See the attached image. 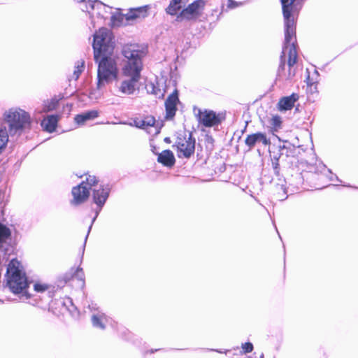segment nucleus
<instances>
[{"instance_id":"nucleus-1","label":"nucleus","mask_w":358,"mask_h":358,"mask_svg":"<svg viewBox=\"0 0 358 358\" xmlns=\"http://www.w3.org/2000/svg\"><path fill=\"white\" fill-rule=\"evenodd\" d=\"M92 48L94 59L98 64L96 89L100 90L118 76L117 62L112 57L115 48L112 32L107 28H99L93 34Z\"/></svg>"},{"instance_id":"nucleus-2","label":"nucleus","mask_w":358,"mask_h":358,"mask_svg":"<svg viewBox=\"0 0 358 358\" xmlns=\"http://www.w3.org/2000/svg\"><path fill=\"white\" fill-rule=\"evenodd\" d=\"M122 55L124 64L122 69L123 76L128 77L121 82L120 92L126 95L133 94L138 88L143 69V58L145 55L143 50L138 48L136 44L125 45L122 47Z\"/></svg>"},{"instance_id":"nucleus-3","label":"nucleus","mask_w":358,"mask_h":358,"mask_svg":"<svg viewBox=\"0 0 358 358\" xmlns=\"http://www.w3.org/2000/svg\"><path fill=\"white\" fill-rule=\"evenodd\" d=\"M297 19L295 20L294 33L287 35L285 22H284L285 41L282 45V54L280 57V64L277 70L275 82L283 84L291 83L296 75L294 64L297 62V43L296 38V28Z\"/></svg>"},{"instance_id":"nucleus-4","label":"nucleus","mask_w":358,"mask_h":358,"mask_svg":"<svg viewBox=\"0 0 358 358\" xmlns=\"http://www.w3.org/2000/svg\"><path fill=\"white\" fill-rule=\"evenodd\" d=\"M5 278L6 284L3 289H8L15 295H18L21 299H30L31 294L27 292L30 281L22 263L17 258H13L9 262Z\"/></svg>"},{"instance_id":"nucleus-5","label":"nucleus","mask_w":358,"mask_h":358,"mask_svg":"<svg viewBox=\"0 0 358 358\" xmlns=\"http://www.w3.org/2000/svg\"><path fill=\"white\" fill-rule=\"evenodd\" d=\"M85 176H86V184L90 187V190L92 191V203L95 205V207L92 208L94 215L92 219L91 224L88 227L87 233L85 238L84 248L92 228V225L108 199L113 187V185L109 182L104 183L101 182L99 183V178L94 175L86 173Z\"/></svg>"},{"instance_id":"nucleus-6","label":"nucleus","mask_w":358,"mask_h":358,"mask_svg":"<svg viewBox=\"0 0 358 358\" xmlns=\"http://www.w3.org/2000/svg\"><path fill=\"white\" fill-rule=\"evenodd\" d=\"M4 122L11 138L19 137L31 128V119L28 112L22 109L11 108L3 114Z\"/></svg>"},{"instance_id":"nucleus-7","label":"nucleus","mask_w":358,"mask_h":358,"mask_svg":"<svg viewBox=\"0 0 358 358\" xmlns=\"http://www.w3.org/2000/svg\"><path fill=\"white\" fill-rule=\"evenodd\" d=\"M306 0H280L285 22L287 35L294 33L295 20L298 19Z\"/></svg>"},{"instance_id":"nucleus-8","label":"nucleus","mask_w":358,"mask_h":358,"mask_svg":"<svg viewBox=\"0 0 358 358\" xmlns=\"http://www.w3.org/2000/svg\"><path fill=\"white\" fill-rule=\"evenodd\" d=\"M198 113L196 114V117L199 124L204 126L205 127H216L225 120L226 113L225 112H221L217 113L214 110L205 109L202 110L198 108Z\"/></svg>"},{"instance_id":"nucleus-9","label":"nucleus","mask_w":358,"mask_h":358,"mask_svg":"<svg viewBox=\"0 0 358 358\" xmlns=\"http://www.w3.org/2000/svg\"><path fill=\"white\" fill-rule=\"evenodd\" d=\"M273 174L276 178L275 191L276 197L279 201H285L288 197V188L286 186L287 181L284 176L280 173V167L279 162H277V159L275 162H271Z\"/></svg>"},{"instance_id":"nucleus-10","label":"nucleus","mask_w":358,"mask_h":358,"mask_svg":"<svg viewBox=\"0 0 358 358\" xmlns=\"http://www.w3.org/2000/svg\"><path fill=\"white\" fill-rule=\"evenodd\" d=\"M73 199L70 201L71 206H78L87 201L90 196V188L86 184V179L71 189Z\"/></svg>"},{"instance_id":"nucleus-11","label":"nucleus","mask_w":358,"mask_h":358,"mask_svg":"<svg viewBox=\"0 0 358 358\" xmlns=\"http://www.w3.org/2000/svg\"><path fill=\"white\" fill-rule=\"evenodd\" d=\"M196 139L192 132L189 133L187 139L183 142L181 138H178L176 146L178 149V157L189 159L195 151Z\"/></svg>"},{"instance_id":"nucleus-12","label":"nucleus","mask_w":358,"mask_h":358,"mask_svg":"<svg viewBox=\"0 0 358 358\" xmlns=\"http://www.w3.org/2000/svg\"><path fill=\"white\" fill-rule=\"evenodd\" d=\"M180 103L179 99V92L177 89L168 96L165 101V118L168 120H173L178 110V104Z\"/></svg>"},{"instance_id":"nucleus-13","label":"nucleus","mask_w":358,"mask_h":358,"mask_svg":"<svg viewBox=\"0 0 358 358\" xmlns=\"http://www.w3.org/2000/svg\"><path fill=\"white\" fill-rule=\"evenodd\" d=\"M203 0H196L183 8L178 15H177L176 21L182 22L183 20H191L196 15L200 7L203 5Z\"/></svg>"},{"instance_id":"nucleus-14","label":"nucleus","mask_w":358,"mask_h":358,"mask_svg":"<svg viewBox=\"0 0 358 358\" xmlns=\"http://www.w3.org/2000/svg\"><path fill=\"white\" fill-rule=\"evenodd\" d=\"M245 143L248 147V149L251 150L259 143H262L265 146L270 145L271 141L265 133L259 131L248 135L245 139Z\"/></svg>"},{"instance_id":"nucleus-15","label":"nucleus","mask_w":358,"mask_h":358,"mask_svg":"<svg viewBox=\"0 0 358 358\" xmlns=\"http://www.w3.org/2000/svg\"><path fill=\"white\" fill-rule=\"evenodd\" d=\"M111 319L101 311L94 312L91 315V322L95 329L104 330Z\"/></svg>"},{"instance_id":"nucleus-16","label":"nucleus","mask_w":358,"mask_h":358,"mask_svg":"<svg viewBox=\"0 0 358 358\" xmlns=\"http://www.w3.org/2000/svg\"><path fill=\"white\" fill-rule=\"evenodd\" d=\"M135 126L138 128L146 129L148 127H155V135H158L161 129L163 126V124H156L155 118L153 116H146L143 120H134Z\"/></svg>"},{"instance_id":"nucleus-17","label":"nucleus","mask_w":358,"mask_h":358,"mask_svg":"<svg viewBox=\"0 0 358 358\" xmlns=\"http://www.w3.org/2000/svg\"><path fill=\"white\" fill-rule=\"evenodd\" d=\"M299 96L296 93H292L289 96L282 97L278 103V109L280 111H287L291 110L294 106V103L299 100Z\"/></svg>"},{"instance_id":"nucleus-18","label":"nucleus","mask_w":358,"mask_h":358,"mask_svg":"<svg viewBox=\"0 0 358 358\" xmlns=\"http://www.w3.org/2000/svg\"><path fill=\"white\" fill-rule=\"evenodd\" d=\"M148 6L131 8L129 12L125 14V20L127 21H131L138 18H144L148 15Z\"/></svg>"},{"instance_id":"nucleus-19","label":"nucleus","mask_w":358,"mask_h":358,"mask_svg":"<svg viewBox=\"0 0 358 358\" xmlns=\"http://www.w3.org/2000/svg\"><path fill=\"white\" fill-rule=\"evenodd\" d=\"M157 162L166 167H172L176 163L175 156L170 150H165L157 154Z\"/></svg>"},{"instance_id":"nucleus-20","label":"nucleus","mask_w":358,"mask_h":358,"mask_svg":"<svg viewBox=\"0 0 358 358\" xmlns=\"http://www.w3.org/2000/svg\"><path fill=\"white\" fill-rule=\"evenodd\" d=\"M59 119V117L57 115H48L42 120L41 125L44 131L52 133L56 130Z\"/></svg>"},{"instance_id":"nucleus-21","label":"nucleus","mask_w":358,"mask_h":358,"mask_svg":"<svg viewBox=\"0 0 358 358\" xmlns=\"http://www.w3.org/2000/svg\"><path fill=\"white\" fill-rule=\"evenodd\" d=\"M99 116V111L96 110H87L78 114L74 117V121L78 125H83L87 121L94 120Z\"/></svg>"},{"instance_id":"nucleus-22","label":"nucleus","mask_w":358,"mask_h":358,"mask_svg":"<svg viewBox=\"0 0 358 358\" xmlns=\"http://www.w3.org/2000/svg\"><path fill=\"white\" fill-rule=\"evenodd\" d=\"M34 289L38 293H44L45 292H47L48 303L52 301V299L55 296V293L56 292V288L55 286L41 282L34 283Z\"/></svg>"},{"instance_id":"nucleus-23","label":"nucleus","mask_w":358,"mask_h":358,"mask_svg":"<svg viewBox=\"0 0 358 358\" xmlns=\"http://www.w3.org/2000/svg\"><path fill=\"white\" fill-rule=\"evenodd\" d=\"M277 148L278 151L284 152L286 157H294L296 155V147L288 141H283Z\"/></svg>"},{"instance_id":"nucleus-24","label":"nucleus","mask_w":358,"mask_h":358,"mask_svg":"<svg viewBox=\"0 0 358 358\" xmlns=\"http://www.w3.org/2000/svg\"><path fill=\"white\" fill-rule=\"evenodd\" d=\"M84 3H85V8L86 9V11L88 12L89 14H90V17H92V18L93 17L94 13H92L91 14L90 11L88 10L89 8H90L91 10H92L93 11H96L95 14L96 15V16L101 19L107 18V16L106 15V14L111 13L110 10H111L112 8L104 4L103 3H102L106 6V8H92L87 1Z\"/></svg>"},{"instance_id":"nucleus-25","label":"nucleus","mask_w":358,"mask_h":358,"mask_svg":"<svg viewBox=\"0 0 358 358\" xmlns=\"http://www.w3.org/2000/svg\"><path fill=\"white\" fill-rule=\"evenodd\" d=\"M118 334L121 338L131 342L134 345H138L141 342V340L138 337L124 327L120 328L118 330Z\"/></svg>"},{"instance_id":"nucleus-26","label":"nucleus","mask_w":358,"mask_h":358,"mask_svg":"<svg viewBox=\"0 0 358 358\" xmlns=\"http://www.w3.org/2000/svg\"><path fill=\"white\" fill-rule=\"evenodd\" d=\"M289 186L293 187L292 192H294V189L298 190L301 187H302L304 179L302 173L296 171L295 173L292 174L291 178L289 179ZM288 189L289 187H287Z\"/></svg>"},{"instance_id":"nucleus-27","label":"nucleus","mask_w":358,"mask_h":358,"mask_svg":"<svg viewBox=\"0 0 358 358\" xmlns=\"http://www.w3.org/2000/svg\"><path fill=\"white\" fill-rule=\"evenodd\" d=\"M9 134L5 124H0V155L5 150L9 138Z\"/></svg>"},{"instance_id":"nucleus-28","label":"nucleus","mask_w":358,"mask_h":358,"mask_svg":"<svg viewBox=\"0 0 358 358\" xmlns=\"http://www.w3.org/2000/svg\"><path fill=\"white\" fill-rule=\"evenodd\" d=\"M182 0H171L169 6L166 8V12L170 15H176L177 13L181 10V3Z\"/></svg>"},{"instance_id":"nucleus-29","label":"nucleus","mask_w":358,"mask_h":358,"mask_svg":"<svg viewBox=\"0 0 358 358\" xmlns=\"http://www.w3.org/2000/svg\"><path fill=\"white\" fill-rule=\"evenodd\" d=\"M110 26L112 27H120L124 24L125 20V14L120 13H110Z\"/></svg>"},{"instance_id":"nucleus-30","label":"nucleus","mask_w":358,"mask_h":358,"mask_svg":"<svg viewBox=\"0 0 358 358\" xmlns=\"http://www.w3.org/2000/svg\"><path fill=\"white\" fill-rule=\"evenodd\" d=\"M147 90L149 93L154 94L158 99H164L165 90L162 92L161 89L158 86V83L156 84L151 83L147 85Z\"/></svg>"},{"instance_id":"nucleus-31","label":"nucleus","mask_w":358,"mask_h":358,"mask_svg":"<svg viewBox=\"0 0 358 358\" xmlns=\"http://www.w3.org/2000/svg\"><path fill=\"white\" fill-rule=\"evenodd\" d=\"M73 278H76L81 282L82 286L85 285V273L81 267L78 266L73 272Z\"/></svg>"},{"instance_id":"nucleus-32","label":"nucleus","mask_w":358,"mask_h":358,"mask_svg":"<svg viewBox=\"0 0 358 358\" xmlns=\"http://www.w3.org/2000/svg\"><path fill=\"white\" fill-rule=\"evenodd\" d=\"M270 124L274 128L275 130L281 128L282 126V118L280 116L276 115H273L269 121Z\"/></svg>"},{"instance_id":"nucleus-33","label":"nucleus","mask_w":358,"mask_h":358,"mask_svg":"<svg viewBox=\"0 0 358 358\" xmlns=\"http://www.w3.org/2000/svg\"><path fill=\"white\" fill-rule=\"evenodd\" d=\"M79 3H85L87 0H77ZM87 2L90 3V6L92 8H106V6L102 3L101 1L99 0H87Z\"/></svg>"},{"instance_id":"nucleus-34","label":"nucleus","mask_w":358,"mask_h":358,"mask_svg":"<svg viewBox=\"0 0 358 358\" xmlns=\"http://www.w3.org/2000/svg\"><path fill=\"white\" fill-rule=\"evenodd\" d=\"M58 106V101L55 99H51L50 101H48L46 104L44 106V111L49 112L54 110L56 109L57 106Z\"/></svg>"},{"instance_id":"nucleus-35","label":"nucleus","mask_w":358,"mask_h":358,"mask_svg":"<svg viewBox=\"0 0 358 358\" xmlns=\"http://www.w3.org/2000/svg\"><path fill=\"white\" fill-rule=\"evenodd\" d=\"M306 83H307V85L308 87L310 88V92H313V90H312V87H314V90H317V80H314L313 78H311L310 77V75L308 74L307 78H306Z\"/></svg>"},{"instance_id":"nucleus-36","label":"nucleus","mask_w":358,"mask_h":358,"mask_svg":"<svg viewBox=\"0 0 358 358\" xmlns=\"http://www.w3.org/2000/svg\"><path fill=\"white\" fill-rule=\"evenodd\" d=\"M241 348L243 350V353L247 354L253 350L254 346L251 342H246L245 343H242Z\"/></svg>"},{"instance_id":"nucleus-37","label":"nucleus","mask_w":358,"mask_h":358,"mask_svg":"<svg viewBox=\"0 0 358 358\" xmlns=\"http://www.w3.org/2000/svg\"><path fill=\"white\" fill-rule=\"evenodd\" d=\"M84 68V62H82L81 65H78L73 73V77L76 80L78 79Z\"/></svg>"},{"instance_id":"nucleus-38","label":"nucleus","mask_w":358,"mask_h":358,"mask_svg":"<svg viewBox=\"0 0 358 358\" xmlns=\"http://www.w3.org/2000/svg\"><path fill=\"white\" fill-rule=\"evenodd\" d=\"M63 304L71 313H72L74 310H77L76 307L73 305L72 300L70 298L67 299L66 302L64 301Z\"/></svg>"},{"instance_id":"nucleus-39","label":"nucleus","mask_w":358,"mask_h":358,"mask_svg":"<svg viewBox=\"0 0 358 358\" xmlns=\"http://www.w3.org/2000/svg\"><path fill=\"white\" fill-rule=\"evenodd\" d=\"M240 5H243V3L237 2L234 0H229L227 6L229 8L233 9L238 7Z\"/></svg>"},{"instance_id":"nucleus-40","label":"nucleus","mask_w":358,"mask_h":358,"mask_svg":"<svg viewBox=\"0 0 358 358\" xmlns=\"http://www.w3.org/2000/svg\"><path fill=\"white\" fill-rule=\"evenodd\" d=\"M71 279H73V273H66L63 276V280L64 281V283H67L69 282Z\"/></svg>"},{"instance_id":"nucleus-41","label":"nucleus","mask_w":358,"mask_h":358,"mask_svg":"<svg viewBox=\"0 0 358 358\" xmlns=\"http://www.w3.org/2000/svg\"><path fill=\"white\" fill-rule=\"evenodd\" d=\"M282 155H284V152L278 151V153L274 154L271 157V162H275V159H277V162H279V159Z\"/></svg>"},{"instance_id":"nucleus-42","label":"nucleus","mask_w":358,"mask_h":358,"mask_svg":"<svg viewBox=\"0 0 358 358\" xmlns=\"http://www.w3.org/2000/svg\"><path fill=\"white\" fill-rule=\"evenodd\" d=\"M328 172L330 173V176H329V180L331 181H334V180H336L338 182H341V180L338 178V177L336 175V174H334L330 169H328L327 170Z\"/></svg>"},{"instance_id":"nucleus-43","label":"nucleus","mask_w":358,"mask_h":358,"mask_svg":"<svg viewBox=\"0 0 358 358\" xmlns=\"http://www.w3.org/2000/svg\"><path fill=\"white\" fill-rule=\"evenodd\" d=\"M150 146H151V151H152L155 155H157V154H159V153L157 151V146H155V145H151Z\"/></svg>"},{"instance_id":"nucleus-44","label":"nucleus","mask_w":358,"mask_h":358,"mask_svg":"<svg viewBox=\"0 0 358 358\" xmlns=\"http://www.w3.org/2000/svg\"><path fill=\"white\" fill-rule=\"evenodd\" d=\"M96 304L92 303L91 305H89V308L92 310H94V312L99 311L98 308L96 307Z\"/></svg>"},{"instance_id":"nucleus-45","label":"nucleus","mask_w":358,"mask_h":358,"mask_svg":"<svg viewBox=\"0 0 358 358\" xmlns=\"http://www.w3.org/2000/svg\"><path fill=\"white\" fill-rule=\"evenodd\" d=\"M161 350H164V349H162V348L151 349L150 351L146 352V353L150 352V354H152L155 352H158V351H161Z\"/></svg>"},{"instance_id":"nucleus-46","label":"nucleus","mask_w":358,"mask_h":358,"mask_svg":"<svg viewBox=\"0 0 358 358\" xmlns=\"http://www.w3.org/2000/svg\"><path fill=\"white\" fill-rule=\"evenodd\" d=\"M164 141L166 143H171L170 137H165L164 139Z\"/></svg>"},{"instance_id":"nucleus-47","label":"nucleus","mask_w":358,"mask_h":358,"mask_svg":"<svg viewBox=\"0 0 358 358\" xmlns=\"http://www.w3.org/2000/svg\"><path fill=\"white\" fill-rule=\"evenodd\" d=\"M343 186L348 187H351V188H353V189H358V187L352 186V185H343Z\"/></svg>"},{"instance_id":"nucleus-48","label":"nucleus","mask_w":358,"mask_h":358,"mask_svg":"<svg viewBox=\"0 0 358 358\" xmlns=\"http://www.w3.org/2000/svg\"><path fill=\"white\" fill-rule=\"evenodd\" d=\"M4 195L3 193L0 192V204L1 203L3 199Z\"/></svg>"},{"instance_id":"nucleus-49","label":"nucleus","mask_w":358,"mask_h":358,"mask_svg":"<svg viewBox=\"0 0 358 358\" xmlns=\"http://www.w3.org/2000/svg\"><path fill=\"white\" fill-rule=\"evenodd\" d=\"M208 350H210V351H215V352H217L219 353H222V351L220 350H214V349H208Z\"/></svg>"},{"instance_id":"nucleus-50","label":"nucleus","mask_w":358,"mask_h":358,"mask_svg":"<svg viewBox=\"0 0 358 358\" xmlns=\"http://www.w3.org/2000/svg\"><path fill=\"white\" fill-rule=\"evenodd\" d=\"M207 141H208V142H211L212 143L213 141V138L212 137H208V140Z\"/></svg>"},{"instance_id":"nucleus-51","label":"nucleus","mask_w":358,"mask_h":358,"mask_svg":"<svg viewBox=\"0 0 358 358\" xmlns=\"http://www.w3.org/2000/svg\"><path fill=\"white\" fill-rule=\"evenodd\" d=\"M315 73L316 74V76L318 77L320 76L318 71L317 70L315 71Z\"/></svg>"},{"instance_id":"nucleus-52","label":"nucleus","mask_w":358,"mask_h":358,"mask_svg":"<svg viewBox=\"0 0 358 358\" xmlns=\"http://www.w3.org/2000/svg\"><path fill=\"white\" fill-rule=\"evenodd\" d=\"M312 90H313V92L312 93H314V92H317V90H314V87H312Z\"/></svg>"},{"instance_id":"nucleus-53","label":"nucleus","mask_w":358,"mask_h":358,"mask_svg":"<svg viewBox=\"0 0 358 358\" xmlns=\"http://www.w3.org/2000/svg\"><path fill=\"white\" fill-rule=\"evenodd\" d=\"M3 303V300L0 299V303Z\"/></svg>"},{"instance_id":"nucleus-54","label":"nucleus","mask_w":358,"mask_h":358,"mask_svg":"<svg viewBox=\"0 0 358 358\" xmlns=\"http://www.w3.org/2000/svg\"><path fill=\"white\" fill-rule=\"evenodd\" d=\"M253 356L254 357H252L251 358H257V357L255 356V354H253Z\"/></svg>"},{"instance_id":"nucleus-55","label":"nucleus","mask_w":358,"mask_h":358,"mask_svg":"<svg viewBox=\"0 0 358 358\" xmlns=\"http://www.w3.org/2000/svg\"><path fill=\"white\" fill-rule=\"evenodd\" d=\"M253 356L254 357H252L251 358H257V357L255 356V354H253Z\"/></svg>"},{"instance_id":"nucleus-56","label":"nucleus","mask_w":358,"mask_h":358,"mask_svg":"<svg viewBox=\"0 0 358 358\" xmlns=\"http://www.w3.org/2000/svg\"><path fill=\"white\" fill-rule=\"evenodd\" d=\"M323 168H324V169H325L327 167L325 165L323 164Z\"/></svg>"}]
</instances>
